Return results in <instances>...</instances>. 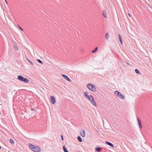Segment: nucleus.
<instances>
[{
  "label": "nucleus",
  "mask_w": 152,
  "mask_h": 152,
  "mask_svg": "<svg viewBox=\"0 0 152 152\" xmlns=\"http://www.w3.org/2000/svg\"><path fill=\"white\" fill-rule=\"evenodd\" d=\"M128 15H129L130 17H131V15L129 14V13H128Z\"/></svg>",
  "instance_id": "nucleus-27"
},
{
  "label": "nucleus",
  "mask_w": 152,
  "mask_h": 152,
  "mask_svg": "<svg viewBox=\"0 0 152 152\" xmlns=\"http://www.w3.org/2000/svg\"><path fill=\"white\" fill-rule=\"evenodd\" d=\"M50 99L52 104H55L56 101L54 97L53 96H51L50 97Z\"/></svg>",
  "instance_id": "nucleus-7"
},
{
  "label": "nucleus",
  "mask_w": 152,
  "mask_h": 152,
  "mask_svg": "<svg viewBox=\"0 0 152 152\" xmlns=\"http://www.w3.org/2000/svg\"><path fill=\"white\" fill-rule=\"evenodd\" d=\"M95 149L96 151L100 152L101 151V150L102 149L99 147H97L95 148Z\"/></svg>",
  "instance_id": "nucleus-9"
},
{
  "label": "nucleus",
  "mask_w": 152,
  "mask_h": 152,
  "mask_svg": "<svg viewBox=\"0 0 152 152\" xmlns=\"http://www.w3.org/2000/svg\"><path fill=\"white\" fill-rule=\"evenodd\" d=\"M10 142L12 144H13L14 143V140L12 139H10Z\"/></svg>",
  "instance_id": "nucleus-21"
},
{
  "label": "nucleus",
  "mask_w": 152,
  "mask_h": 152,
  "mask_svg": "<svg viewBox=\"0 0 152 152\" xmlns=\"http://www.w3.org/2000/svg\"><path fill=\"white\" fill-rule=\"evenodd\" d=\"M62 76L63 77L67 80L68 81L71 82V80L70 79V78L66 75L62 74Z\"/></svg>",
  "instance_id": "nucleus-8"
},
{
  "label": "nucleus",
  "mask_w": 152,
  "mask_h": 152,
  "mask_svg": "<svg viewBox=\"0 0 152 152\" xmlns=\"http://www.w3.org/2000/svg\"><path fill=\"white\" fill-rule=\"evenodd\" d=\"M90 102L94 105L96 106V103L94 100V98L92 99L90 101Z\"/></svg>",
  "instance_id": "nucleus-12"
},
{
  "label": "nucleus",
  "mask_w": 152,
  "mask_h": 152,
  "mask_svg": "<svg viewBox=\"0 0 152 152\" xmlns=\"http://www.w3.org/2000/svg\"><path fill=\"white\" fill-rule=\"evenodd\" d=\"M18 27H19V28L22 31H23V29H22L21 27H20L19 26V25H18Z\"/></svg>",
  "instance_id": "nucleus-23"
},
{
  "label": "nucleus",
  "mask_w": 152,
  "mask_h": 152,
  "mask_svg": "<svg viewBox=\"0 0 152 152\" xmlns=\"http://www.w3.org/2000/svg\"><path fill=\"white\" fill-rule=\"evenodd\" d=\"M77 139H78V140L80 142H82V138H81V137H80V136H78L77 137Z\"/></svg>",
  "instance_id": "nucleus-16"
},
{
  "label": "nucleus",
  "mask_w": 152,
  "mask_h": 152,
  "mask_svg": "<svg viewBox=\"0 0 152 152\" xmlns=\"http://www.w3.org/2000/svg\"><path fill=\"white\" fill-rule=\"evenodd\" d=\"M137 120L138 121V124L139 125V128L140 129L142 128V122L141 121L140 119L138 118L137 117Z\"/></svg>",
  "instance_id": "nucleus-6"
},
{
  "label": "nucleus",
  "mask_w": 152,
  "mask_h": 152,
  "mask_svg": "<svg viewBox=\"0 0 152 152\" xmlns=\"http://www.w3.org/2000/svg\"><path fill=\"white\" fill-rule=\"evenodd\" d=\"M105 37H106V39L107 40L108 39V38H109V34H108V33H107L105 34Z\"/></svg>",
  "instance_id": "nucleus-17"
},
{
  "label": "nucleus",
  "mask_w": 152,
  "mask_h": 152,
  "mask_svg": "<svg viewBox=\"0 0 152 152\" xmlns=\"http://www.w3.org/2000/svg\"><path fill=\"white\" fill-rule=\"evenodd\" d=\"M115 94L119 98L124 99L125 98V97L123 96L120 92L116 91H115Z\"/></svg>",
  "instance_id": "nucleus-4"
},
{
  "label": "nucleus",
  "mask_w": 152,
  "mask_h": 152,
  "mask_svg": "<svg viewBox=\"0 0 152 152\" xmlns=\"http://www.w3.org/2000/svg\"><path fill=\"white\" fill-rule=\"evenodd\" d=\"M84 94L85 95V96L90 101L91 100L92 98H93V97L91 95H88V92H84Z\"/></svg>",
  "instance_id": "nucleus-5"
},
{
  "label": "nucleus",
  "mask_w": 152,
  "mask_h": 152,
  "mask_svg": "<svg viewBox=\"0 0 152 152\" xmlns=\"http://www.w3.org/2000/svg\"><path fill=\"white\" fill-rule=\"evenodd\" d=\"M37 60L39 63L42 64V62L39 59H37Z\"/></svg>",
  "instance_id": "nucleus-22"
},
{
  "label": "nucleus",
  "mask_w": 152,
  "mask_h": 152,
  "mask_svg": "<svg viewBox=\"0 0 152 152\" xmlns=\"http://www.w3.org/2000/svg\"><path fill=\"white\" fill-rule=\"evenodd\" d=\"M18 47H15V50H18Z\"/></svg>",
  "instance_id": "nucleus-25"
},
{
  "label": "nucleus",
  "mask_w": 152,
  "mask_h": 152,
  "mask_svg": "<svg viewBox=\"0 0 152 152\" xmlns=\"http://www.w3.org/2000/svg\"><path fill=\"white\" fill-rule=\"evenodd\" d=\"M98 50V48L97 47L95 48V49L92 50V52L93 53H96Z\"/></svg>",
  "instance_id": "nucleus-15"
},
{
  "label": "nucleus",
  "mask_w": 152,
  "mask_h": 152,
  "mask_svg": "<svg viewBox=\"0 0 152 152\" xmlns=\"http://www.w3.org/2000/svg\"><path fill=\"white\" fill-rule=\"evenodd\" d=\"M106 142V143L108 145H109V146L113 147V148H114V146H113V144H112L110 142H109L108 141H106L105 142Z\"/></svg>",
  "instance_id": "nucleus-11"
},
{
  "label": "nucleus",
  "mask_w": 152,
  "mask_h": 152,
  "mask_svg": "<svg viewBox=\"0 0 152 152\" xmlns=\"http://www.w3.org/2000/svg\"><path fill=\"white\" fill-rule=\"evenodd\" d=\"M18 79L19 80L26 83H27L29 82V80L27 78H24L21 75H18Z\"/></svg>",
  "instance_id": "nucleus-3"
},
{
  "label": "nucleus",
  "mask_w": 152,
  "mask_h": 152,
  "mask_svg": "<svg viewBox=\"0 0 152 152\" xmlns=\"http://www.w3.org/2000/svg\"><path fill=\"white\" fill-rule=\"evenodd\" d=\"M80 134L83 137H84L85 136V133L84 130H81Z\"/></svg>",
  "instance_id": "nucleus-10"
},
{
  "label": "nucleus",
  "mask_w": 152,
  "mask_h": 152,
  "mask_svg": "<svg viewBox=\"0 0 152 152\" xmlns=\"http://www.w3.org/2000/svg\"><path fill=\"white\" fill-rule=\"evenodd\" d=\"M1 148V147L0 146V149Z\"/></svg>",
  "instance_id": "nucleus-29"
},
{
  "label": "nucleus",
  "mask_w": 152,
  "mask_h": 152,
  "mask_svg": "<svg viewBox=\"0 0 152 152\" xmlns=\"http://www.w3.org/2000/svg\"><path fill=\"white\" fill-rule=\"evenodd\" d=\"M26 58L28 61L29 62V63H30L32 65H33V63L30 60H29L28 58Z\"/></svg>",
  "instance_id": "nucleus-20"
},
{
  "label": "nucleus",
  "mask_w": 152,
  "mask_h": 152,
  "mask_svg": "<svg viewBox=\"0 0 152 152\" xmlns=\"http://www.w3.org/2000/svg\"><path fill=\"white\" fill-rule=\"evenodd\" d=\"M5 2H6V3L7 4V1L6 0H5Z\"/></svg>",
  "instance_id": "nucleus-28"
},
{
  "label": "nucleus",
  "mask_w": 152,
  "mask_h": 152,
  "mask_svg": "<svg viewBox=\"0 0 152 152\" xmlns=\"http://www.w3.org/2000/svg\"><path fill=\"white\" fill-rule=\"evenodd\" d=\"M135 72L138 74H140V72L137 69H135Z\"/></svg>",
  "instance_id": "nucleus-19"
},
{
  "label": "nucleus",
  "mask_w": 152,
  "mask_h": 152,
  "mask_svg": "<svg viewBox=\"0 0 152 152\" xmlns=\"http://www.w3.org/2000/svg\"><path fill=\"white\" fill-rule=\"evenodd\" d=\"M61 140L62 141H63L64 140V138H63V135H61Z\"/></svg>",
  "instance_id": "nucleus-24"
},
{
  "label": "nucleus",
  "mask_w": 152,
  "mask_h": 152,
  "mask_svg": "<svg viewBox=\"0 0 152 152\" xmlns=\"http://www.w3.org/2000/svg\"><path fill=\"white\" fill-rule=\"evenodd\" d=\"M118 35L119 39L120 42L122 41V39L121 37V35L119 34H118Z\"/></svg>",
  "instance_id": "nucleus-18"
},
{
  "label": "nucleus",
  "mask_w": 152,
  "mask_h": 152,
  "mask_svg": "<svg viewBox=\"0 0 152 152\" xmlns=\"http://www.w3.org/2000/svg\"><path fill=\"white\" fill-rule=\"evenodd\" d=\"M63 148L64 152H69L65 146L64 145L63 146Z\"/></svg>",
  "instance_id": "nucleus-14"
},
{
  "label": "nucleus",
  "mask_w": 152,
  "mask_h": 152,
  "mask_svg": "<svg viewBox=\"0 0 152 152\" xmlns=\"http://www.w3.org/2000/svg\"><path fill=\"white\" fill-rule=\"evenodd\" d=\"M29 148L34 152H40L41 149L40 147L33 145L29 143Z\"/></svg>",
  "instance_id": "nucleus-1"
},
{
  "label": "nucleus",
  "mask_w": 152,
  "mask_h": 152,
  "mask_svg": "<svg viewBox=\"0 0 152 152\" xmlns=\"http://www.w3.org/2000/svg\"><path fill=\"white\" fill-rule=\"evenodd\" d=\"M121 45H122L123 44V42L122 41H121L120 42Z\"/></svg>",
  "instance_id": "nucleus-26"
},
{
  "label": "nucleus",
  "mask_w": 152,
  "mask_h": 152,
  "mask_svg": "<svg viewBox=\"0 0 152 152\" xmlns=\"http://www.w3.org/2000/svg\"><path fill=\"white\" fill-rule=\"evenodd\" d=\"M87 88L93 92H95L96 91V87L94 85L89 83L87 85Z\"/></svg>",
  "instance_id": "nucleus-2"
},
{
  "label": "nucleus",
  "mask_w": 152,
  "mask_h": 152,
  "mask_svg": "<svg viewBox=\"0 0 152 152\" xmlns=\"http://www.w3.org/2000/svg\"><path fill=\"white\" fill-rule=\"evenodd\" d=\"M102 14H103V15L104 16V17H105V18H107V16H106V12L105 10H103V12H102Z\"/></svg>",
  "instance_id": "nucleus-13"
}]
</instances>
